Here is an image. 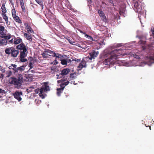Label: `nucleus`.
Segmentation results:
<instances>
[{"label": "nucleus", "mask_w": 154, "mask_h": 154, "mask_svg": "<svg viewBox=\"0 0 154 154\" xmlns=\"http://www.w3.org/2000/svg\"><path fill=\"white\" fill-rule=\"evenodd\" d=\"M0 71H1L2 73H4L5 70V68L3 66H0Z\"/></svg>", "instance_id": "c85d7f7f"}, {"label": "nucleus", "mask_w": 154, "mask_h": 154, "mask_svg": "<svg viewBox=\"0 0 154 154\" xmlns=\"http://www.w3.org/2000/svg\"><path fill=\"white\" fill-rule=\"evenodd\" d=\"M9 69H12L14 70V73H17L19 71H22L25 69V67L22 66L20 67H17V65L15 64H11V66L8 67Z\"/></svg>", "instance_id": "423d86ee"}, {"label": "nucleus", "mask_w": 154, "mask_h": 154, "mask_svg": "<svg viewBox=\"0 0 154 154\" xmlns=\"http://www.w3.org/2000/svg\"><path fill=\"white\" fill-rule=\"evenodd\" d=\"M24 37L26 38V39L30 42L32 40V37L31 35H29L27 33H24Z\"/></svg>", "instance_id": "2eb2a0df"}, {"label": "nucleus", "mask_w": 154, "mask_h": 154, "mask_svg": "<svg viewBox=\"0 0 154 154\" xmlns=\"http://www.w3.org/2000/svg\"><path fill=\"white\" fill-rule=\"evenodd\" d=\"M19 1L22 11L23 12H25V6L23 2V0H19Z\"/></svg>", "instance_id": "f3484780"}, {"label": "nucleus", "mask_w": 154, "mask_h": 154, "mask_svg": "<svg viewBox=\"0 0 154 154\" xmlns=\"http://www.w3.org/2000/svg\"><path fill=\"white\" fill-rule=\"evenodd\" d=\"M98 12L99 16L101 17L102 20L103 21L106 22V19L104 12L100 10H98Z\"/></svg>", "instance_id": "f8f14e48"}, {"label": "nucleus", "mask_w": 154, "mask_h": 154, "mask_svg": "<svg viewBox=\"0 0 154 154\" xmlns=\"http://www.w3.org/2000/svg\"><path fill=\"white\" fill-rule=\"evenodd\" d=\"M60 86L61 88V89L63 90V89L64 88H65V86L64 85V84H63V83H62L60 85Z\"/></svg>", "instance_id": "f704fd0d"}, {"label": "nucleus", "mask_w": 154, "mask_h": 154, "mask_svg": "<svg viewBox=\"0 0 154 154\" xmlns=\"http://www.w3.org/2000/svg\"><path fill=\"white\" fill-rule=\"evenodd\" d=\"M66 81V79H62L60 80H58L57 81V82L58 83H60V82H64Z\"/></svg>", "instance_id": "72a5a7b5"}, {"label": "nucleus", "mask_w": 154, "mask_h": 154, "mask_svg": "<svg viewBox=\"0 0 154 154\" xmlns=\"http://www.w3.org/2000/svg\"><path fill=\"white\" fill-rule=\"evenodd\" d=\"M13 18L14 19L15 21L16 22H17L20 24L22 23L21 20H20L19 17H18L17 16V15L13 17Z\"/></svg>", "instance_id": "a211bd4d"}, {"label": "nucleus", "mask_w": 154, "mask_h": 154, "mask_svg": "<svg viewBox=\"0 0 154 154\" xmlns=\"http://www.w3.org/2000/svg\"><path fill=\"white\" fill-rule=\"evenodd\" d=\"M80 32L81 33H82V34H84V35H85V34H86V33H85V32H83L82 31V30H80Z\"/></svg>", "instance_id": "49530a36"}, {"label": "nucleus", "mask_w": 154, "mask_h": 154, "mask_svg": "<svg viewBox=\"0 0 154 154\" xmlns=\"http://www.w3.org/2000/svg\"><path fill=\"white\" fill-rule=\"evenodd\" d=\"M16 48L20 50V60L21 62H24L27 61L26 59L24 58L27 55V49L25 44L22 43L16 46Z\"/></svg>", "instance_id": "7ed1b4c3"}, {"label": "nucleus", "mask_w": 154, "mask_h": 154, "mask_svg": "<svg viewBox=\"0 0 154 154\" xmlns=\"http://www.w3.org/2000/svg\"><path fill=\"white\" fill-rule=\"evenodd\" d=\"M26 28L27 29L28 32H31V30L32 29V28L29 26H27V27H26Z\"/></svg>", "instance_id": "c756f323"}, {"label": "nucleus", "mask_w": 154, "mask_h": 154, "mask_svg": "<svg viewBox=\"0 0 154 154\" xmlns=\"http://www.w3.org/2000/svg\"><path fill=\"white\" fill-rule=\"evenodd\" d=\"M86 62L85 61L82 60L79 64L78 66V68L79 70H81L83 67H86Z\"/></svg>", "instance_id": "4468645a"}, {"label": "nucleus", "mask_w": 154, "mask_h": 154, "mask_svg": "<svg viewBox=\"0 0 154 154\" xmlns=\"http://www.w3.org/2000/svg\"><path fill=\"white\" fill-rule=\"evenodd\" d=\"M72 61L78 62H79L80 61V60L78 59H76V58L73 59H72Z\"/></svg>", "instance_id": "4c0bfd02"}, {"label": "nucleus", "mask_w": 154, "mask_h": 154, "mask_svg": "<svg viewBox=\"0 0 154 154\" xmlns=\"http://www.w3.org/2000/svg\"><path fill=\"white\" fill-rule=\"evenodd\" d=\"M22 39L19 37L15 38L14 40V44L15 45L18 44L21 42H22Z\"/></svg>", "instance_id": "dca6fc26"}, {"label": "nucleus", "mask_w": 154, "mask_h": 154, "mask_svg": "<svg viewBox=\"0 0 154 154\" xmlns=\"http://www.w3.org/2000/svg\"><path fill=\"white\" fill-rule=\"evenodd\" d=\"M24 25L26 26V27H27V26H29V25H28V24L27 23H24Z\"/></svg>", "instance_id": "a18cd8bd"}, {"label": "nucleus", "mask_w": 154, "mask_h": 154, "mask_svg": "<svg viewBox=\"0 0 154 154\" xmlns=\"http://www.w3.org/2000/svg\"><path fill=\"white\" fill-rule=\"evenodd\" d=\"M108 1L110 3L113 4L112 0H108Z\"/></svg>", "instance_id": "de8ad7c7"}, {"label": "nucleus", "mask_w": 154, "mask_h": 154, "mask_svg": "<svg viewBox=\"0 0 154 154\" xmlns=\"http://www.w3.org/2000/svg\"><path fill=\"white\" fill-rule=\"evenodd\" d=\"M1 37L5 38L6 40V39L8 40L11 38V35L10 34L7 35H5L4 34V35H2Z\"/></svg>", "instance_id": "5701e85b"}, {"label": "nucleus", "mask_w": 154, "mask_h": 154, "mask_svg": "<svg viewBox=\"0 0 154 154\" xmlns=\"http://www.w3.org/2000/svg\"><path fill=\"white\" fill-rule=\"evenodd\" d=\"M48 82H45L43 83L41 88L40 89L43 90L44 91H47L50 90V88L48 85Z\"/></svg>", "instance_id": "9d476101"}, {"label": "nucleus", "mask_w": 154, "mask_h": 154, "mask_svg": "<svg viewBox=\"0 0 154 154\" xmlns=\"http://www.w3.org/2000/svg\"><path fill=\"white\" fill-rule=\"evenodd\" d=\"M28 89H27V92H28L29 93V92L28 91Z\"/></svg>", "instance_id": "5fc2aeb1"}, {"label": "nucleus", "mask_w": 154, "mask_h": 154, "mask_svg": "<svg viewBox=\"0 0 154 154\" xmlns=\"http://www.w3.org/2000/svg\"><path fill=\"white\" fill-rule=\"evenodd\" d=\"M2 15L4 19L5 20L6 23H7L8 21V19L6 13H2Z\"/></svg>", "instance_id": "412c9836"}, {"label": "nucleus", "mask_w": 154, "mask_h": 154, "mask_svg": "<svg viewBox=\"0 0 154 154\" xmlns=\"http://www.w3.org/2000/svg\"><path fill=\"white\" fill-rule=\"evenodd\" d=\"M5 53L8 55L11 54V56L12 57H16L19 54V51L15 48L11 47L6 48Z\"/></svg>", "instance_id": "39448f33"}, {"label": "nucleus", "mask_w": 154, "mask_h": 154, "mask_svg": "<svg viewBox=\"0 0 154 154\" xmlns=\"http://www.w3.org/2000/svg\"><path fill=\"white\" fill-rule=\"evenodd\" d=\"M133 3L134 4V10L135 11L138 13H140L142 10L141 6H140L138 0H133Z\"/></svg>", "instance_id": "0eeeda50"}, {"label": "nucleus", "mask_w": 154, "mask_h": 154, "mask_svg": "<svg viewBox=\"0 0 154 154\" xmlns=\"http://www.w3.org/2000/svg\"><path fill=\"white\" fill-rule=\"evenodd\" d=\"M71 84H74V85H75V82L74 81H72L71 82Z\"/></svg>", "instance_id": "8fccbe9b"}, {"label": "nucleus", "mask_w": 154, "mask_h": 154, "mask_svg": "<svg viewBox=\"0 0 154 154\" xmlns=\"http://www.w3.org/2000/svg\"><path fill=\"white\" fill-rule=\"evenodd\" d=\"M70 69H69L66 68L63 69L62 70L60 73L57 75V79H60L63 76L67 75L70 72Z\"/></svg>", "instance_id": "6e6552de"}, {"label": "nucleus", "mask_w": 154, "mask_h": 154, "mask_svg": "<svg viewBox=\"0 0 154 154\" xmlns=\"http://www.w3.org/2000/svg\"><path fill=\"white\" fill-rule=\"evenodd\" d=\"M5 6V4H3L2 5L1 7L2 13H6L7 12V11Z\"/></svg>", "instance_id": "b1692460"}, {"label": "nucleus", "mask_w": 154, "mask_h": 154, "mask_svg": "<svg viewBox=\"0 0 154 154\" xmlns=\"http://www.w3.org/2000/svg\"><path fill=\"white\" fill-rule=\"evenodd\" d=\"M149 129H150V130H151V126H149Z\"/></svg>", "instance_id": "864d4df0"}, {"label": "nucleus", "mask_w": 154, "mask_h": 154, "mask_svg": "<svg viewBox=\"0 0 154 154\" xmlns=\"http://www.w3.org/2000/svg\"><path fill=\"white\" fill-rule=\"evenodd\" d=\"M85 36L89 40L92 41H95V40L93 39V38L91 36L87 34H85Z\"/></svg>", "instance_id": "a878e982"}, {"label": "nucleus", "mask_w": 154, "mask_h": 154, "mask_svg": "<svg viewBox=\"0 0 154 154\" xmlns=\"http://www.w3.org/2000/svg\"><path fill=\"white\" fill-rule=\"evenodd\" d=\"M152 34H154V29L152 30Z\"/></svg>", "instance_id": "3c124183"}, {"label": "nucleus", "mask_w": 154, "mask_h": 154, "mask_svg": "<svg viewBox=\"0 0 154 154\" xmlns=\"http://www.w3.org/2000/svg\"><path fill=\"white\" fill-rule=\"evenodd\" d=\"M9 83L14 85L17 89L21 86L23 82V76L21 74H18L16 77H11L9 79Z\"/></svg>", "instance_id": "f03ea898"}, {"label": "nucleus", "mask_w": 154, "mask_h": 154, "mask_svg": "<svg viewBox=\"0 0 154 154\" xmlns=\"http://www.w3.org/2000/svg\"><path fill=\"white\" fill-rule=\"evenodd\" d=\"M36 2L38 3V4L40 5H42H42V3L41 0H35Z\"/></svg>", "instance_id": "7c9ffc66"}, {"label": "nucleus", "mask_w": 154, "mask_h": 154, "mask_svg": "<svg viewBox=\"0 0 154 154\" xmlns=\"http://www.w3.org/2000/svg\"><path fill=\"white\" fill-rule=\"evenodd\" d=\"M0 44L2 45H5L7 44V41L5 39L0 40Z\"/></svg>", "instance_id": "4be33fe9"}, {"label": "nucleus", "mask_w": 154, "mask_h": 154, "mask_svg": "<svg viewBox=\"0 0 154 154\" xmlns=\"http://www.w3.org/2000/svg\"><path fill=\"white\" fill-rule=\"evenodd\" d=\"M14 42V40H13V38L11 40L9 41V42L10 43H13V42Z\"/></svg>", "instance_id": "79ce46f5"}, {"label": "nucleus", "mask_w": 154, "mask_h": 154, "mask_svg": "<svg viewBox=\"0 0 154 154\" xmlns=\"http://www.w3.org/2000/svg\"><path fill=\"white\" fill-rule=\"evenodd\" d=\"M5 90L0 88V93H5Z\"/></svg>", "instance_id": "ea45409f"}, {"label": "nucleus", "mask_w": 154, "mask_h": 154, "mask_svg": "<svg viewBox=\"0 0 154 154\" xmlns=\"http://www.w3.org/2000/svg\"><path fill=\"white\" fill-rule=\"evenodd\" d=\"M75 73H71L70 75V77L71 78L74 79L75 78Z\"/></svg>", "instance_id": "2f4dec72"}, {"label": "nucleus", "mask_w": 154, "mask_h": 154, "mask_svg": "<svg viewBox=\"0 0 154 154\" xmlns=\"http://www.w3.org/2000/svg\"><path fill=\"white\" fill-rule=\"evenodd\" d=\"M12 74V72L11 71H8L6 72V76L7 77H10Z\"/></svg>", "instance_id": "bb28decb"}, {"label": "nucleus", "mask_w": 154, "mask_h": 154, "mask_svg": "<svg viewBox=\"0 0 154 154\" xmlns=\"http://www.w3.org/2000/svg\"><path fill=\"white\" fill-rule=\"evenodd\" d=\"M35 92L37 93L39 92V95L40 97L42 99H44L45 97L44 95V92L43 90L41 89H38V90H36Z\"/></svg>", "instance_id": "ddd939ff"}, {"label": "nucleus", "mask_w": 154, "mask_h": 154, "mask_svg": "<svg viewBox=\"0 0 154 154\" xmlns=\"http://www.w3.org/2000/svg\"><path fill=\"white\" fill-rule=\"evenodd\" d=\"M5 29V27L2 26L1 25H0V34L1 35H4V31Z\"/></svg>", "instance_id": "aec40b11"}, {"label": "nucleus", "mask_w": 154, "mask_h": 154, "mask_svg": "<svg viewBox=\"0 0 154 154\" xmlns=\"http://www.w3.org/2000/svg\"><path fill=\"white\" fill-rule=\"evenodd\" d=\"M11 12H12V16L13 17L17 16L16 14V12L15 9H12V10Z\"/></svg>", "instance_id": "cd10ccee"}, {"label": "nucleus", "mask_w": 154, "mask_h": 154, "mask_svg": "<svg viewBox=\"0 0 154 154\" xmlns=\"http://www.w3.org/2000/svg\"><path fill=\"white\" fill-rule=\"evenodd\" d=\"M29 66L30 67L29 69H31L33 68V64L32 62H30L29 64Z\"/></svg>", "instance_id": "c9c22d12"}, {"label": "nucleus", "mask_w": 154, "mask_h": 154, "mask_svg": "<svg viewBox=\"0 0 154 154\" xmlns=\"http://www.w3.org/2000/svg\"><path fill=\"white\" fill-rule=\"evenodd\" d=\"M135 57L137 59H140V57L137 55H135Z\"/></svg>", "instance_id": "37998d69"}, {"label": "nucleus", "mask_w": 154, "mask_h": 154, "mask_svg": "<svg viewBox=\"0 0 154 154\" xmlns=\"http://www.w3.org/2000/svg\"><path fill=\"white\" fill-rule=\"evenodd\" d=\"M69 81H67V82H65L63 83L64 84V85L66 86L69 83Z\"/></svg>", "instance_id": "58836bf2"}, {"label": "nucleus", "mask_w": 154, "mask_h": 154, "mask_svg": "<svg viewBox=\"0 0 154 154\" xmlns=\"http://www.w3.org/2000/svg\"><path fill=\"white\" fill-rule=\"evenodd\" d=\"M57 63H58V62H57L56 63H54V64H57Z\"/></svg>", "instance_id": "603ef678"}, {"label": "nucleus", "mask_w": 154, "mask_h": 154, "mask_svg": "<svg viewBox=\"0 0 154 154\" xmlns=\"http://www.w3.org/2000/svg\"><path fill=\"white\" fill-rule=\"evenodd\" d=\"M142 48L143 50H145L146 49V47L144 46H143L142 47Z\"/></svg>", "instance_id": "09e8293b"}, {"label": "nucleus", "mask_w": 154, "mask_h": 154, "mask_svg": "<svg viewBox=\"0 0 154 154\" xmlns=\"http://www.w3.org/2000/svg\"><path fill=\"white\" fill-rule=\"evenodd\" d=\"M22 95L23 93L21 91H16L13 94V95L14 97L19 101L21 100L22 98L20 96Z\"/></svg>", "instance_id": "1a4fd4ad"}, {"label": "nucleus", "mask_w": 154, "mask_h": 154, "mask_svg": "<svg viewBox=\"0 0 154 154\" xmlns=\"http://www.w3.org/2000/svg\"><path fill=\"white\" fill-rule=\"evenodd\" d=\"M43 57L44 58L49 57V56H52L55 57L56 59L58 58L62 57L61 54L59 53H56L54 51L50 50L49 49H46L42 54Z\"/></svg>", "instance_id": "20e7f679"}, {"label": "nucleus", "mask_w": 154, "mask_h": 154, "mask_svg": "<svg viewBox=\"0 0 154 154\" xmlns=\"http://www.w3.org/2000/svg\"><path fill=\"white\" fill-rule=\"evenodd\" d=\"M123 51L121 49H114L109 54V57L105 59L104 60V63L108 65L113 64L116 62V60L117 59L119 58L120 57H122L124 55Z\"/></svg>", "instance_id": "f257e3e1"}, {"label": "nucleus", "mask_w": 154, "mask_h": 154, "mask_svg": "<svg viewBox=\"0 0 154 154\" xmlns=\"http://www.w3.org/2000/svg\"><path fill=\"white\" fill-rule=\"evenodd\" d=\"M30 69H29V70H28V72H31L32 73H35V72L34 70H30Z\"/></svg>", "instance_id": "a19ab883"}, {"label": "nucleus", "mask_w": 154, "mask_h": 154, "mask_svg": "<svg viewBox=\"0 0 154 154\" xmlns=\"http://www.w3.org/2000/svg\"><path fill=\"white\" fill-rule=\"evenodd\" d=\"M66 63H71V62L72 61V60H71V59H68V58H66Z\"/></svg>", "instance_id": "473e14b6"}, {"label": "nucleus", "mask_w": 154, "mask_h": 154, "mask_svg": "<svg viewBox=\"0 0 154 154\" xmlns=\"http://www.w3.org/2000/svg\"><path fill=\"white\" fill-rule=\"evenodd\" d=\"M98 51H93L92 52L89 54L90 56V57L88 56L89 59L91 60L93 58H94L98 55Z\"/></svg>", "instance_id": "9b49d317"}, {"label": "nucleus", "mask_w": 154, "mask_h": 154, "mask_svg": "<svg viewBox=\"0 0 154 154\" xmlns=\"http://www.w3.org/2000/svg\"><path fill=\"white\" fill-rule=\"evenodd\" d=\"M62 57L61 58H60V60L61 61V64L63 65H66L67 64L66 61V59H63V56L61 55Z\"/></svg>", "instance_id": "6ab92c4d"}, {"label": "nucleus", "mask_w": 154, "mask_h": 154, "mask_svg": "<svg viewBox=\"0 0 154 154\" xmlns=\"http://www.w3.org/2000/svg\"><path fill=\"white\" fill-rule=\"evenodd\" d=\"M68 41H69V42L72 45H74V43H75V42L74 41L72 42L71 41V40L69 39H68Z\"/></svg>", "instance_id": "e433bc0d"}, {"label": "nucleus", "mask_w": 154, "mask_h": 154, "mask_svg": "<svg viewBox=\"0 0 154 154\" xmlns=\"http://www.w3.org/2000/svg\"><path fill=\"white\" fill-rule=\"evenodd\" d=\"M4 77V75L3 74H2L1 75L0 78L2 79H3Z\"/></svg>", "instance_id": "c03bdc74"}, {"label": "nucleus", "mask_w": 154, "mask_h": 154, "mask_svg": "<svg viewBox=\"0 0 154 154\" xmlns=\"http://www.w3.org/2000/svg\"><path fill=\"white\" fill-rule=\"evenodd\" d=\"M63 90L61 88H58L57 89V94L58 96H60L61 93L62 92Z\"/></svg>", "instance_id": "393cba45"}]
</instances>
